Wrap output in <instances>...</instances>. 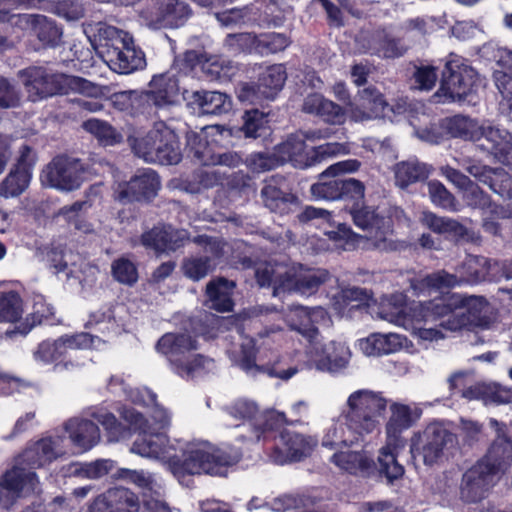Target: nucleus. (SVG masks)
<instances>
[{
  "instance_id": "1",
  "label": "nucleus",
  "mask_w": 512,
  "mask_h": 512,
  "mask_svg": "<svg viewBox=\"0 0 512 512\" xmlns=\"http://www.w3.org/2000/svg\"><path fill=\"white\" fill-rule=\"evenodd\" d=\"M330 273L321 268L278 261L259 263L255 267V279L260 287H271L273 296L296 292L311 295L330 279Z\"/></svg>"
},
{
  "instance_id": "2",
  "label": "nucleus",
  "mask_w": 512,
  "mask_h": 512,
  "mask_svg": "<svg viewBox=\"0 0 512 512\" xmlns=\"http://www.w3.org/2000/svg\"><path fill=\"white\" fill-rule=\"evenodd\" d=\"M121 418L129 425V429L139 432V437L134 441L131 452L142 457L164 460L169 457V450H175L169 445V439L163 430L171 424L168 412L158 405H155L152 420H148L136 409L123 407L120 411Z\"/></svg>"
},
{
  "instance_id": "3",
  "label": "nucleus",
  "mask_w": 512,
  "mask_h": 512,
  "mask_svg": "<svg viewBox=\"0 0 512 512\" xmlns=\"http://www.w3.org/2000/svg\"><path fill=\"white\" fill-rule=\"evenodd\" d=\"M421 311L426 322L439 321L444 330L452 332L463 328H489L493 322L489 303L479 296L464 298L455 308L443 301L429 303Z\"/></svg>"
},
{
  "instance_id": "4",
  "label": "nucleus",
  "mask_w": 512,
  "mask_h": 512,
  "mask_svg": "<svg viewBox=\"0 0 512 512\" xmlns=\"http://www.w3.org/2000/svg\"><path fill=\"white\" fill-rule=\"evenodd\" d=\"M29 100L36 102L44 98L67 93L69 89L85 96L97 98L105 94V87L84 78L62 73H50L42 67H29L19 72Z\"/></svg>"
},
{
  "instance_id": "5",
  "label": "nucleus",
  "mask_w": 512,
  "mask_h": 512,
  "mask_svg": "<svg viewBox=\"0 0 512 512\" xmlns=\"http://www.w3.org/2000/svg\"><path fill=\"white\" fill-rule=\"evenodd\" d=\"M169 450V468L181 483L188 475L210 474L223 476L226 468L238 461V456H231L208 443H191L183 453V459L172 456Z\"/></svg>"
},
{
  "instance_id": "6",
  "label": "nucleus",
  "mask_w": 512,
  "mask_h": 512,
  "mask_svg": "<svg viewBox=\"0 0 512 512\" xmlns=\"http://www.w3.org/2000/svg\"><path fill=\"white\" fill-rule=\"evenodd\" d=\"M127 141L135 156L147 163L175 165L181 161L178 136L163 121L155 122L144 135L129 136Z\"/></svg>"
},
{
  "instance_id": "7",
  "label": "nucleus",
  "mask_w": 512,
  "mask_h": 512,
  "mask_svg": "<svg viewBox=\"0 0 512 512\" xmlns=\"http://www.w3.org/2000/svg\"><path fill=\"white\" fill-rule=\"evenodd\" d=\"M391 415L386 424L387 442L378 457L379 472L388 482L399 479L404 474V468L396 459L395 451L404 447L401 433L413 424L412 412L409 406L393 403L390 406Z\"/></svg>"
},
{
  "instance_id": "8",
  "label": "nucleus",
  "mask_w": 512,
  "mask_h": 512,
  "mask_svg": "<svg viewBox=\"0 0 512 512\" xmlns=\"http://www.w3.org/2000/svg\"><path fill=\"white\" fill-rule=\"evenodd\" d=\"M386 406V399L372 391H355L348 397L343 411L345 424L357 435L373 433L380 425Z\"/></svg>"
},
{
  "instance_id": "9",
  "label": "nucleus",
  "mask_w": 512,
  "mask_h": 512,
  "mask_svg": "<svg viewBox=\"0 0 512 512\" xmlns=\"http://www.w3.org/2000/svg\"><path fill=\"white\" fill-rule=\"evenodd\" d=\"M457 438L439 423H431L411 437L410 451L414 459L421 458L431 466L447 458L456 446Z\"/></svg>"
},
{
  "instance_id": "10",
  "label": "nucleus",
  "mask_w": 512,
  "mask_h": 512,
  "mask_svg": "<svg viewBox=\"0 0 512 512\" xmlns=\"http://www.w3.org/2000/svg\"><path fill=\"white\" fill-rule=\"evenodd\" d=\"M481 83L476 70L468 61L456 54H450L442 73L440 89L434 97H445L449 101H461Z\"/></svg>"
},
{
  "instance_id": "11",
  "label": "nucleus",
  "mask_w": 512,
  "mask_h": 512,
  "mask_svg": "<svg viewBox=\"0 0 512 512\" xmlns=\"http://www.w3.org/2000/svg\"><path fill=\"white\" fill-rule=\"evenodd\" d=\"M467 276L458 279L456 275L445 271H438L425 276L420 282L421 288L445 289L451 288L462 281L480 282V281H499L500 280V262L487 259L481 256H469L465 261Z\"/></svg>"
},
{
  "instance_id": "12",
  "label": "nucleus",
  "mask_w": 512,
  "mask_h": 512,
  "mask_svg": "<svg viewBox=\"0 0 512 512\" xmlns=\"http://www.w3.org/2000/svg\"><path fill=\"white\" fill-rule=\"evenodd\" d=\"M354 224L366 232L365 238L369 246L382 251H400L405 248L403 242L393 239V229L390 218L376 213L369 207L351 211Z\"/></svg>"
},
{
  "instance_id": "13",
  "label": "nucleus",
  "mask_w": 512,
  "mask_h": 512,
  "mask_svg": "<svg viewBox=\"0 0 512 512\" xmlns=\"http://www.w3.org/2000/svg\"><path fill=\"white\" fill-rule=\"evenodd\" d=\"M84 173L85 167L79 159L57 156L43 169L41 178L52 188L73 191L80 187Z\"/></svg>"
},
{
  "instance_id": "14",
  "label": "nucleus",
  "mask_w": 512,
  "mask_h": 512,
  "mask_svg": "<svg viewBox=\"0 0 512 512\" xmlns=\"http://www.w3.org/2000/svg\"><path fill=\"white\" fill-rule=\"evenodd\" d=\"M39 481L35 472L14 466L0 479V509L9 510L23 493L37 490Z\"/></svg>"
},
{
  "instance_id": "15",
  "label": "nucleus",
  "mask_w": 512,
  "mask_h": 512,
  "mask_svg": "<svg viewBox=\"0 0 512 512\" xmlns=\"http://www.w3.org/2000/svg\"><path fill=\"white\" fill-rule=\"evenodd\" d=\"M316 445L317 440L312 437L284 430L275 438L270 459L279 465L299 461L308 456Z\"/></svg>"
},
{
  "instance_id": "16",
  "label": "nucleus",
  "mask_w": 512,
  "mask_h": 512,
  "mask_svg": "<svg viewBox=\"0 0 512 512\" xmlns=\"http://www.w3.org/2000/svg\"><path fill=\"white\" fill-rule=\"evenodd\" d=\"M309 345L310 353L319 370L339 372L347 367L351 352L345 344L334 340L323 341L319 335Z\"/></svg>"
},
{
  "instance_id": "17",
  "label": "nucleus",
  "mask_w": 512,
  "mask_h": 512,
  "mask_svg": "<svg viewBox=\"0 0 512 512\" xmlns=\"http://www.w3.org/2000/svg\"><path fill=\"white\" fill-rule=\"evenodd\" d=\"M160 180L151 169L139 171L128 182H121L114 190L115 199L121 202L150 200L157 195Z\"/></svg>"
},
{
  "instance_id": "18",
  "label": "nucleus",
  "mask_w": 512,
  "mask_h": 512,
  "mask_svg": "<svg viewBox=\"0 0 512 512\" xmlns=\"http://www.w3.org/2000/svg\"><path fill=\"white\" fill-rule=\"evenodd\" d=\"M89 32L92 34V44L106 62L133 41L128 32L103 22L90 25Z\"/></svg>"
},
{
  "instance_id": "19",
  "label": "nucleus",
  "mask_w": 512,
  "mask_h": 512,
  "mask_svg": "<svg viewBox=\"0 0 512 512\" xmlns=\"http://www.w3.org/2000/svg\"><path fill=\"white\" fill-rule=\"evenodd\" d=\"M360 162L355 159L340 161L330 165L319 176V181L311 186L313 197L324 200H336L341 198V179L334 178L341 173L355 172L359 169Z\"/></svg>"
},
{
  "instance_id": "20",
  "label": "nucleus",
  "mask_w": 512,
  "mask_h": 512,
  "mask_svg": "<svg viewBox=\"0 0 512 512\" xmlns=\"http://www.w3.org/2000/svg\"><path fill=\"white\" fill-rule=\"evenodd\" d=\"M150 90L141 94H132L134 99L143 101V104H152L157 109H163L176 103L179 87L178 81L170 75L154 76L149 83Z\"/></svg>"
},
{
  "instance_id": "21",
  "label": "nucleus",
  "mask_w": 512,
  "mask_h": 512,
  "mask_svg": "<svg viewBox=\"0 0 512 512\" xmlns=\"http://www.w3.org/2000/svg\"><path fill=\"white\" fill-rule=\"evenodd\" d=\"M357 42L361 45L363 52L375 53L385 58L401 57L407 51V47L400 39L393 38L384 31L362 32L357 37Z\"/></svg>"
},
{
  "instance_id": "22",
  "label": "nucleus",
  "mask_w": 512,
  "mask_h": 512,
  "mask_svg": "<svg viewBox=\"0 0 512 512\" xmlns=\"http://www.w3.org/2000/svg\"><path fill=\"white\" fill-rule=\"evenodd\" d=\"M494 479L495 477L485 470L482 464L476 463L463 475L461 499L467 503H476L482 500Z\"/></svg>"
},
{
  "instance_id": "23",
  "label": "nucleus",
  "mask_w": 512,
  "mask_h": 512,
  "mask_svg": "<svg viewBox=\"0 0 512 512\" xmlns=\"http://www.w3.org/2000/svg\"><path fill=\"white\" fill-rule=\"evenodd\" d=\"M411 346L407 337L398 333H372L360 341V349L367 356L388 355Z\"/></svg>"
},
{
  "instance_id": "24",
  "label": "nucleus",
  "mask_w": 512,
  "mask_h": 512,
  "mask_svg": "<svg viewBox=\"0 0 512 512\" xmlns=\"http://www.w3.org/2000/svg\"><path fill=\"white\" fill-rule=\"evenodd\" d=\"M156 349L168 357L177 371L188 358V353L197 349V345L188 334L167 333L158 340Z\"/></svg>"
},
{
  "instance_id": "25",
  "label": "nucleus",
  "mask_w": 512,
  "mask_h": 512,
  "mask_svg": "<svg viewBox=\"0 0 512 512\" xmlns=\"http://www.w3.org/2000/svg\"><path fill=\"white\" fill-rule=\"evenodd\" d=\"M477 464H482L494 477L504 473L512 465V440L504 435L498 436Z\"/></svg>"
},
{
  "instance_id": "26",
  "label": "nucleus",
  "mask_w": 512,
  "mask_h": 512,
  "mask_svg": "<svg viewBox=\"0 0 512 512\" xmlns=\"http://www.w3.org/2000/svg\"><path fill=\"white\" fill-rule=\"evenodd\" d=\"M237 364L242 370L252 376H255L259 373H266L272 377L288 380L298 372L296 367H290L286 370L278 371L274 367L256 363L255 343L252 339H245L240 344L239 359L237 360Z\"/></svg>"
},
{
  "instance_id": "27",
  "label": "nucleus",
  "mask_w": 512,
  "mask_h": 512,
  "mask_svg": "<svg viewBox=\"0 0 512 512\" xmlns=\"http://www.w3.org/2000/svg\"><path fill=\"white\" fill-rule=\"evenodd\" d=\"M302 111L318 116L333 125L342 124L345 121L342 107L318 93L309 94L304 98Z\"/></svg>"
},
{
  "instance_id": "28",
  "label": "nucleus",
  "mask_w": 512,
  "mask_h": 512,
  "mask_svg": "<svg viewBox=\"0 0 512 512\" xmlns=\"http://www.w3.org/2000/svg\"><path fill=\"white\" fill-rule=\"evenodd\" d=\"M274 149L281 165L286 162H292L295 167L300 168L313 165L311 155L306 153V144L301 134L295 133L290 135Z\"/></svg>"
},
{
  "instance_id": "29",
  "label": "nucleus",
  "mask_w": 512,
  "mask_h": 512,
  "mask_svg": "<svg viewBox=\"0 0 512 512\" xmlns=\"http://www.w3.org/2000/svg\"><path fill=\"white\" fill-rule=\"evenodd\" d=\"M65 430L74 446L81 451L90 450L100 441L98 426L87 419L72 418L65 423Z\"/></svg>"
},
{
  "instance_id": "30",
  "label": "nucleus",
  "mask_w": 512,
  "mask_h": 512,
  "mask_svg": "<svg viewBox=\"0 0 512 512\" xmlns=\"http://www.w3.org/2000/svg\"><path fill=\"white\" fill-rule=\"evenodd\" d=\"M324 309L318 307L309 309L302 306H296L290 309L286 315V322L292 330L299 332L310 343L319 336L318 329L313 325L314 319L324 317Z\"/></svg>"
},
{
  "instance_id": "31",
  "label": "nucleus",
  "mask_w": 512,
  "mask_h": 512,
  "mask_svg": "<svg viewBox=\"0 0 512 512\" xmlns=\"http://www.w3.org/2000/svg\"><path fill=\"white\" fill-rule=\"evenodd\" d=\"M138 505L137 496L125 488L109 489L98 495L89 507V512H104L115 507L116 512H122L125 508H133Z\"/></svg>"
},
{
  "instance_id": "32",
  "label": "nucleus",
  "mask_w": 512,
  "mask_h": 512,
  "mask_svg": "<svg viewBox=\"0 0 512 512\" xmlns=\"http://www.w3.org/2000/svg\"><path fill=\"white\" fill-rule=\"evenodd\" d=\"M61 439L44 438L31 447L23 454V461L32 468L42 467L64 454L60 447Z\"/></svg>"
},
{
  "instance_id": "33",
  "label": "nucleus",
  "mask_w": 512,
  "mask_h": 512,
  "mask_svg": "<svg viewBox=\"0 0 512 512\" xmlns=\"http://www.w3.org/2000/svg\"><path fill=\"white\" fill-rule=\"evenodd\" d=\"M191 102L198 106L200 113L206 115H222L232 109L230 97L218 91H194Z\"/></svg>"
},
{
  "instance_id": "34",
  "label": "nucleus",
  "mask_w": 512,
  "mask_h": 512,
  "mask_svg": "<svg viewBox=\"0 0 512 512\" xmlns=\"http://www.w3.org/2000/svg\"><path fill=\"white\" fill-rule=\"evenodd\" d=\"M393 171L396 185L405 189L411 184L426 180L431 173V167L418 159H409L397 163Z\"/></svg>"
},
{
  "instance_id": "35",
  "label": "nucleus",
  "mask_w": 512,
  "mask_h": 512,
  "mask_svg": "<svg viewBox=\"0 0 512 512\" xmlns=\"http://www.w3.org/2000/svg\"><path fill=\"white\" fill-rule=\"evenodd\" d=\"M486 141L480 146L488 153L502 160L512 150L511 134L497 127L481 125V139Z\"/></svg>"
},
{
  "instance_id": "36",
  "label": "nucleus",
  "mask_w": 512,
  "mask_h": 512,
  "mask_svg": "<svg viewBox=\"0 0 512 512\" xmlns=\"http://www.w3.org/2000/svg\"><path fill=\"white\" fill-rule=\"evenodd\" d=\"M235 286L233 281L221 277L210 281L206 286L210 308L219 312L231 311L233 308L232 294Z\"/></svg>"
},
{
  "instance_id": "37",
  "label": "nucleus",
  "mask_w": 512,
  "mask_h": 512,
  "mask_svg": "<svg viewBox=\"0 0 512 512\" xmlns=\"http://www.w3.org/2000/svg\"><path fill=\"white\" fill-rule=\"evenodd\" d=\"M109 67L119 74H130L136 70L142 69L146 65L145 55L132 44L124 47V49L117 51V54L112 57L108 62Z\"/></svg>"
},
{
  "instance_id": "38",
  "label": "nucleus",
  "mask_w": 512,
  "mask_h": 512,
  "mask_svg": "<svg viewBox=\"0 0 512 512\" xmlns=\"http://www.w3.org/2000/svg\"><path fill=\"white\" fill-rule=\"evenodd\" d=\"M189 13L188 5L182 0H158L156 22L161 27H177Z\"/></svg>"
},
{
  "instance_id": "39",
  "label": "nucleus",
  "mask_w": 512,
  "mask_h": 512,
  "mask_svg": "<svg viewBox=\"0 0 512 512\" xmlns=\"http://www.w3.org/2000/svg\"><path fill=\"white\" fill-rule=\"evenodd\" d=\"M442 126L451 137L469 141L481 139V125L470 117L455 115L446 118Z\"/></svg>"
},
{
  "instance_id": "40",
  "label": "nucleus",
  "mask_w": 512,
  "mask_h": 512,
  "mask_svg": "<svg viewBox=\"0 0 512 512\" xmlns=\"http://www.w3.org/2000/svg\"><path fill=\"white\" fill-rule=\"evenodd\" d=\"M34 35L44 47H57L62 42V29L44 15H30L28 17Z\"/></svg>"
},
{
  "instance_id": "41",
  "label": "nucleus",
  "mask_w": 512,
  "mask_h": 512,
  "mask_svg": "<svg viewBox=\"0 0 512 512\" xmlns=\"http://www.w3.org/2000/svg\"><path fill=\"white\" fill-rule=\"evenodd\" d=\"M331 460L341 470L347 471L350 474L366 473L373 465V460L362 451L335 453Z\"/></svg>"
},
{
  "instance_id": "42",
  "label": "nucleus",
  "mask_w": 512,
  "mask_h": 512,
  "mask_svg": "<svg viewBox=\"0 0 512 512\" xmlns=\"http://www.w3.org/2000/svg\"><path fill=\"white\" fill-rule=\"evenodd\" d=\"M114 468V462L109 459H99L91 463H70L62 468L64 476H79L98 479L107 475Z\"/></svg>"
},
{
  "instance_id": "43",
  "label": "nucleus",
  "mask_w": 512,
  "mask_h": 512,
  "mask_svg": "<svg viewBox=\"0 0 512 512\" xmlns=\"http://www.w3.org/2000/svg\"><path fill=\"white\" fill-rule=\"evenodd\" d=\"M286 71L283 65L268 67L259 78V89L266 99H273L282 89L286 81Z\"/></svg>"
},
{
  "instance_id": "44",
  "label": "nucleus",
  "mask_w": 512,
  "mask_h": 512,
  "mask_svg": "<svg viewBox=\"0 0 512 512\" xmlns=\"http://www.w3.org/2000/svg\"><path fill=\"white\" fill-rule=\"evenodd\" d=\"M264 205L272 212L284 213L294 196L282 190L276 183L270 181L261 190Z\"/></svg>"
},
{
  "instance_id": "45",
  "label": "nucleus",
  "mask_w": 512,
  "mask_h": 512,
  "mask_svg": "<svg viewBox=\"0 0 512 512\" xmlns=\"http://www.w3.org/2000/svg\"><path fill=\"white\" fill-rule=\"evenodd\" d=\"M378 317L399 326H405L407 313L405 297L402 294L391 295L380 307Z\"/></svg>"
},
{
  "instance_id": "46",
  "label": "nucleus",
  "mask_w": 512,
  "mask_h": 512,
  "mask_svg": "<svg viewBox=\"0 0 512 512\" xmlns=\"http://www.w3.org/2000/svg\"><path fill=\"white\" fill-rule=\"evenodd\" d=\"M23 312V301L18 293L0 291V323H15Z\"/></svg>"
},
{
  "instance_id": "47",
  "label": "nucleus",
  "mask_w": 512,
  "mask_h": 512,
  "mask_svg": "<svg viewBox=\"0 0 512 512\" xmlns=\"http://www.w3.org/2000/svg\"><path fill=\"white\" fill-rule=\"evenodd\" d=\"M34 311L27 316L24 323H21L12 331H7L6 335L11 337L18 333L26 335L35 325L41 324L43 320L50 318L53 315V307L46 304L42 297H38L34 302Z\"/></svg>"
},
{
  "instance_id": "48",
  "label": "nucleus",
  "mask_w": 512,
  "mask_h": 512,
  "mask_svg": "<svg viewBox=\"0 0 512 512\" xmlns=\"http://www.w3.org/2000/svg\"><path fill=\"white\" fill-rule=\"evenodd\" d=\"M31 180V172L26 170H12L0 183V196L5 198L16 197L23 193Z\"/></svg>"
},
{
  "instance_id": "49",
  "label": "nucleus",
  "mask_w": 512,
  "mask_h": 512,
  "mask_svg": "<svg viewBox=\"0 0 512 512\" xmlns=\"http://www.w3.org/2000/svg\"><path fill=\"white\" fill-rule=\"evenodd\" d=\"M192 241L200 246L206 254L205 257H209L216 265L227 257L230 251V245L219 237L199 235L194 237Z\"/></svg>"
},
{
  "instance_id": "50",
  "label": "nucleus",
  "mask_w": 512,
  "mask_h": 512,
  "mask_svg": "<svg viewBox=\"0 0 512 512\" xmlns=\"http://www.w3.org/2000/svg\"><path fill=\"white\" fill-rule=\"evenodd\" d=\"M181 268L187 278L199 281L214 271L216 263L209 257L191 256L183 260Z\"/></svg>"
},
{
  "instance_id": "51",
  "label": "nucleus",
  "mask_w": 512,
  "mask_h": 512,
  "mask_svg": "<svg viewBox=\"0 0 512 512\" xmlns=\"http://www.w3.org/2000/svg\"><path fill=\"white\" fill-rule=\"evenodd\" d=\"M370 295L366 289L360 287H348L342 289L334 296V308L343 313L345 307L351 305V309L360 307L369 299Z\"/></svg>"
},
{
  "instance_id": "52",
  "label": "nucleus",
  "mask_w": 512,
  "mask_h": 512,
  "mask_svg": "<svg viewBox=\"0 0 512 512\" xmlns=\"http://www.w3.org/2000/svg\"><path fill=\"white\" fill-rule=\"evenodd\" d=\"M315 505V499L306 496L284 495L274 500L271 510L274 512H286L289 510H303L312 512Z\"/></svg>"
},
{
  "instance_id": "53",
  "label": "nucleus",
  "mask_w": 512,
  "mask_h": 512,
  "mask_svg": "<svg viewBox=\"0 0 512 512\" xmlns=\"http://www.w3.org/2000/svg\"><path fill=\"white\" fill-rule=\"evenodd\" d=\"M429 303L430 302L419 303L412 308V310L414 312L413 317L416 319V321H418V322L423 321L425 324L424 327L417 328L416 334L420 339L427 340V341L443 339L444 334L441 330L443 328L439 325V321L426 322L424 320L423 312L421 311V308L423 306H426ZM432 303H435V302L433 301Z\"/></svg>"
},
{
  "instance_id": "54",
  "label": "nucleus",
  "mask_w": 512,
  "mask_h": 512,
  "mask_svg": "<svg viewBox=\"0 0 512 512\" xmlns=\"http://www.w3.org/2000/svg\"><path fill=\"white\" fill-rule=\"evenodd\" d=\"M82 127L106 144L117 143L121 139V135L109 123L99 119H89L83 122Z\"/></svg>"
},
{
  "instance_id": "55",
  "label": "nucleus",
  "mask_w": 512,
  "mask_h": 512,
  "mask_svg": "<svg viewBox=\"0 0 512 512\" xmlns=\"http://www.w3.org/2000/svg\"><path fill=\"white\" fill-rule=\"evenodd\" d=\"M428 192L431 201L444 209L458 211V203L447 188L439 181L433 180L428 183Z\"/></svg>"
},
{
  "instance_id": "56",
  "label": "nucleus",
  "mask_w": 512,
  "mask_h": 512,
  "mask_svg": "<svg viewBox=\"0 0 512 512\" xmlns=\"http://www.w3.org/2000/svg\"><path fill=\"white\" fill-rule=\"evenodd\" d=\"M244 123L240 128L245 138L256 139L261 136L265 130V116L263 112L257 109L246 111L243 116Z\"/></svg>"
},
{
  "instance_id": "57",
  "label": "nucleus",
  "mask_w": 512,
  "mask_h": 512,
  "mask_svg": "<svg viewBox=\"0 0 512 512\" xmlns=\"http://www.w3.org/2000/svg\"><path fill=\"white\" fill-rule=\"evenodd\" d=\"M232 414L235 417L247 419L249 421L255 420L254 424H250L251 426H264L266 429H272L273 425L270 423V419H266L262 421L258 418V407L257 405L248 400H240L238 401L232 409Z\"/></svg>"
},
{
  "instance_id": "58",
  "label": "nucleus",
  "mask_w": 512,
  "mask_h": 512,
  "mask_svg": "<svg viewBox=\"0 0 512 512\" xmlns=\"http://www.w3.org/2000/svg\"><path fill=\"white\" fill-rule=\"evenodd\" d=\"M187 149L193 158L201 164H209V147L206 139L193 131L186 134Z\"/></svg>"
},
{
  "instance_id": "59",
  "label": "nucleus",
  "mask_w": 512,
  "mask_h": 512,
  "mask_svg": "<svg viewBox=\"0 0 512 512\" xmlns=\"http://www.w3.org/2000/svg\"><path fill=\"white\" fill-rule=\"evenodd\" d=\"M93 416L107 430L110 441H119L129 435L128 429L119 423L112 413L100 412Z\"/></svg>"
},
{
  "instance_id": "60",
  "label": "nucleus",
  "mask_w": 512,
  "mask_h": 512,
  "mask_svg": "<svg viewBox=\"0 0 512 512\" xmlns=\"http://www.w3.org/2000/svg\"><path fill=\"white\" fill-rule=\"evenodd\" d=\"M246 165L253 172L262 173L270 171L281 164L278 157H276V151L274 150L273 154L263 152L251 154L246 159Z\"/></svg>"
},
{
  "instance_id": "61",
  "label": "nucleus",
  "mask_w": 512,
  "mask_h": 512,
  "mask_svg": "<svg viewBox=\"0 0 512 512\" xmlns=\"http://www.w3.org/2000/svg\"><path fill=\"white\" fill-rule=\"evenodd\" d=\"M359 104L371 113H379L386 106L382 94L374 87H366L359 91Z\"/></svg>"
},
{
  "instance_id": "62",
  "label": "nucleus",
  "mask_w": 512,
  "mask_h": 512,
  "mask_svg": "<svg viewBox=\"0 0 512 512\" xmlns=\"http://www.w3.org/2000/svg\"><path fill=\"white\" fill-rule=\"evenodd\" d=\"M213 366L212 359L197 354L192 359L188 357L176 372L181 376L194 377L202 370H211Z\"/></svg>"
},
{
  "instance_id": "63",
  "label": "nucleus",
  "mask_w": 512,
  "mask_h": 512,
  "mask_svg": "<svg viewBox=\"0 0 512 512\" xmlns=\"http://www.w3.org/2000/svg\"><path fill=\"white\" fill-rule=\"evenodd\" d=\"M113 276L123 284L132 285L138 279L135 265L127 259H118L112 265Z\"/></svg>"
},
{
  "instance_id": "64",
  "label": "nucleus",
  "mask_w": 512,
  "mask_h": 512,
  "mask_svg": "<svg viewBox=\"0 0 512 512\" xmlns=\"http://www.w3.org/2000/svg\"><path fill=\"white\" fill-rule=\"evenodd\" d=\"M463 199L469 207L481 210L490 209L492 202L490 197L485 194L478 185L472 182L464 191Z\"/></svg>"
}]
</instances>
